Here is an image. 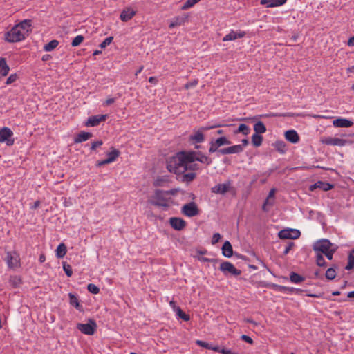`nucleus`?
Instances as JSON below:
<instances>
[{
	"instance_id": "f257e3e1",
	"label": "nucleus",
	"mask_w": 354,
	"mask_h": 354,
	"mask_svg": "<svg viewBox=\"0 0 354 354\" xmlns=\"http://www.w3.org/2000/svg\"><path fill=\"white\" fill-rule=\"evenodd\" d=\"M32 21L24 19L5 32L3 39L8 43H16L24 40L31 32Z\"/></svg>"
},
{
	"instance_id": "f03ea898",
	"label": "nucleus",
	"mask_w": 354,
	"mask_h": 354,
	"mask_svg": "<svg viewBox=\"0 0 354 354\" xmlns=\"http://www.w3.org/2000/svg\"><path fill=\"white\" fill-rule=\"evenodd\" d=\"M186 154L187 151H182L170 158L167 162V169L177 175L186 172Z\"/></svg>"
},
{
	"instance_id": "7ed1b4c3",
	"label": "nucleus",
	"mask_w": 354,
	"mask_h": 354,
	"mask_svg": "<svg viewBox=\"0 0 354 354\" xmlns=\"http://www.w3.org/2000/svg\"><path fill=\"white\" fill-rule=\"evenodd\" d=\"M174 191H161L157 190L153 196V204L158 207H168L171 203L170 194H174Z\"/></svg>"
},
{
	"instance_id": "20e7f679",
	"label": "nucleus",
	"mask_w": 354,
	"mask_h": 354,
	"mask_svg": "<svg viewBox=\"0 0 354 354\" xmlns=\"http://www.w3.org/2000/svg\"><path fill=\"white\" fill-rule=\"evenodd\" d=\"M333 247V245L328 239H321L315 243L313 250L322 254L330 251Z\"/></svg>"
},
{
	"instance_id": "39448f33",
	"label": "nucleus",
	"mask_w": 354,
	"mask_h": 354,
	"mask_svg": "<svg viewBox=\"0 0 354 354\" xmlns=\"http://www.w3.org/2000/svg\"><path fill=\"white\" fill-rule=\"evenodd\" d=\"M5 261L10 269H16L20 266V258L16 252H8Z\"/></svg>"
},
{
	"instance_id": "423d86ee",
	"label": "nucleus",
	"mask_w": 354,
	"mask_h": 354,
	"mask_svg": "<svg viewBox=\"0 0 354 354\" xmlns=\"http://www.w3.org/2000/svg\"><path fill=\"white\" fill-rule=\"evenodd\" d=\"M77 328L80 330L83 334L92 335L95 333L97 324L95 321L89 319L88 323L77 324Z\"/></svg>"
},
{
	"instance_id": "0eeeda50",
	"label": "nucleus",
	"mask_w": 354,
	"mask_h": 354,
	"mask_svg": "<svg viewBox=\"0 0 354 354\" xmlns=\"http://www.w3.org/2000/svg\"><path fill=\"white\" fill-rule=\"evenodd\" d=\"M12 136L13 132L8 127H3L0 129V142H6L8 146L12 145L14 144Z\"/></svg>"
},
{
	"instance_id": "6e6552de",
	"label": "nucleus",
	"mask_w": 354,
	"mask_h": 354,
	"mask_svg": "<svg viewBox=\"0 0 354 354\" xmlns=\"http://www.w3.org/2000/svg\"><path fill=\"white\" fill-rule=\"evenodd\" d=\"M220 270L225 274H231L234 276H239L241 273L240 270L236 269L232 263L228 261L223 262L220 265Z\"/></svg>"
},
{
	"instance_id": "1a4fd4ad",
	"label": "nucleus",
	"mask_w": 354,
	"mask_h": 354,
	"mask_svg": "<svg viewBox=\"0 0 354 354\" xmlns=\"http://www.w3.org/2000/svg\"><path fill=\"white\" fill-rule=\"evenodd\" d=\"M182 213L186 216L193 217L198 215L199 211L196 203L194 202H190L183 206Z\"/></svg>"
},
{
	"instance_id": "9d476101",
	"label": "nucleus",
	"mask_w": 354,
	"mask_h": 354,
	"mask_svg": "<svg viewBox=\"0 0 354 354\" xmlns=\"http://www.w3.org/2000/svg\"><path fill=\"white\" fill-rule=\"evenodd\" d=\"M232 189V182L227 180L224 183L218 184L211 188L212 192L214 194H225Z\"/></svg>"
},
{
	"instance_id": "9b49d317",
	"label": "nucleus",
	"mask_w": 354,
	"mask_h": 354,
	"mask_svg": "<svg viewBox=\"0 0 354 354\" xmlns=\"http://www.w3.org/2000/svg\"><path fill=\"white\" fill-rule=\"evenodd\" d=\"M321 142L326 145L339 147L345 146L347 144V141L346 140L333 137L323 138H322Z\"/></svg>"
},
{
	"instance_id": "f8f14e48",
	"label": "nucleus",
	"mask_w": 354,
	"mask_h": 354,
	"mask_svg": "<svg viewBox=\"0 0 354 354\" xmlns=\"http://www.w3.org/2000/svg\"><path fill=\"white\" fill-rule=\"evenodd\" d=\"M186 160V171L189 170L190 171L194 172V171L200 169L199 165L195 162L196 160L194 159V157L190 155L189 151H187Z\"/></svg>"
},
{
	"instance_id": "ddd939ff",
	"label": "nucleus",
	"mask_w": 354,
	"mask_h": 354,
	"mask_svg": "<svg viewBox=\"0 0 354 354\" xmlns=\"http://www.w3.org/2000/svg\"><path fill=\"white\" fill-rule=\"evenodd\" d=\"M171 226L176 230H182L186 226V222L181 218L171 217L169 219Z\"/></svg>"
},
{
	"instance_id": "4468645a",
	"label": "nucleus",
	"mask_w": 354,
	"mask_h": 354,
	"mask_svg": "<svg viewBox=\"0 0 354 354\" xmlns=\"http://www.w3.org/2000/svg\"><path fill=\"white\" fill-rule=\"evenodd\" d=\"M190 155H192L194 157V159L196 160V161H198L203 164H205L207 165H209L212 163V160L208 156L203 154L201 152L198 151H189Z\"/></svg>"
},
{
	"instance_id": "2eb2a0df",
	"label": "nucleus",
	"mask_w": 354,
	"mask_h": 354,
	"mask_svg": "<svg viewBox=\"0 0 354 354\" xmlns=\"http://www.w3.org/2000/svg\"><path fill=\"white\" fill-rule=\"evenodd\" d=\"M106 115H97L91 116L88 118V120L86 122V125L87 127L97 126L101 122L106 120Z\"/></svg>"
},
{
	"instance_id": "dca6fc26",
	"label": "nucleus",
	"mask_w": 354,
	"mask_h": 354,
	"mask_svg": "<svg viewBox=\"0 0 354 354\" xmlns=\"http://www.w3.org/2000/svg\"><path fill=\"white\" fill-rule=\"evenodd\" d=\"M136 13V12L133 9L128 7L122 11L120 18L122 21L126 22L132 19L135 16Z\"/></svg>"
},
{
	"instance_id": "f3484780",
	"label": "nucleus",
	"mask_w": 354,
	"mask_h": 354,
	"mask_svg": "<svg viewBox=\"0 0 354 354\" xmlns=\"http://www.w3.org/2000/svg\"><path fill=\"white\" fill-rule=\"evenodd\" d=\"M189 140L194 143H201L205 140L203 131L199 128L198 130H194L193 133L189 136Z\"/></svg>"
},
{
	"instance_id": "a211bd4d",
	"label": "nucleus",
	"mask_w": 354,
	"mask_h": 354,
	"mask_svg": "<svg viewBox=\"0 0 354 354\" xmlns=\"http://www.w3.org/2000/svg\"><path fill=\"white\" fill-rule=\"evenodd\" d=\"M287 0H261L260 3L267 8L281 6L286 3Z\"/></svg>"
},
{
	"instance_id": "6ab92c4d",
	"label": "nucleus",
	"mask_w": 354,
	"mask_h": 354,
	"mask_svg": "<svg viewBox=\"0 0 354 354\" xmlns=\"http://www.w3.org/2000/svg\"><path fill=\"white\" fill-rule=\"evenodd\" d=\"M245 33L243 31L239 30V32H235L234 30H231L228 34H227L223 39V41H233L238 38H242L245 36Z\"/></svg>"
},
{
	"instance_id": "aec40b11",
	"label": "nucleus",
	"mask_w": 354,
	"mask_h": 354,
	"mask_svg": "<svg viewBox=\"0 0 354 354\" xmlns=\"http://www.w3.org/2000/svg\"><path fill=\"white\" fill-rule=\"evenodd\" d=\"M286 139L291 143H297L299 141V136L295 130H288L285 133Z\"/></svg>"
},
{
	"instance_id": "412c9836",
	"label": "nucleus",
	"mask_w": 354,
	"mask_h": 354,
	"mask_svg": "<svg viewBox=\"0 0 354 354\" xmlns=\"http://www.w3.org/2000/svg\"><path fill=\"white\" fill-rule=\"evenodd\" d=\"M333 124L336 127H351L353 122L346 118H337L333 122Z\"/></svg>"
},
{
	"instance_id": "4be33fe9",
	"label": "nucleus",
	"mask_w": 354,
	"mask_h": 354,
	"mask_svg": "<svg viewBox=\"0 0 354 354\" xmlns=\"http://www.w3.org/2000/svg\"><path fill=\"white\" fill-rule=\"evenodd\" d=\"M187 17L186 16H177L172 19L169 25L170 29L174 28L176 26L183 25L187 21Z\"/></svg>"
},
{
	"instance_id": "5701e85b",
	"label": "nucleus",
	"mask_w": 354,
	"mask_h": 354,
	"mask_svg": "<svg viewBox=\"0 0 354 354\" xmlns=\"http://www.w3.org/2000/svg\"><path fill=\"white\" fill-rule=\"evenodd\" d=\"M222 254L223 256L230 258L233 255V249L230 241H226L222 246Z\"/></svg>"
},
{
	"instance_id": "b1692460",
	"label": "nucleus",
	"mask_w": 354,
	"mask_h": 354,
	"mask_svg": "<svg viewBox=\"0 0 354 354\" xmlns=\"http://www.w3.org/2000/svg\"><path fill=\"white\" fill-rule=\"evenodd\" d=\"M10 71L6 60L3 57H0V77L6 76Z\"/></svg>"
},
{
	"instance_id": "393cba45",
	"label": "nucleus",
	"mask_w": 354,
	"mask_h": 354,
	"mask_svg": "<svg viewBox=\"0 0 354 354\" xmlns=\"http://www.w3.org/2000/svg\"><path fill=\"white\" fill-rule=\"evenodd\" d=\"M92 137V133L85 131H81L75 138V143H80L86 141Z\"/></svg>"
},
{
	"instance_id": "a878e982",
	"label": "nucleus",
	"mask_w": 354,
	"mask_h": 354,
	"mask_svg": "<svg viewBox=\"0 0 354 354\" xmlns=\"http://www.w3.org/2000/svg\"><path fill=\"white\" fill-rule=\"evenodd\" d=\"M313 187L314 188H319L324 191H328V190L331 189L333 186V185H331L328 183L318 181L316 183H315Z\"/></svg>"
},
{
	"instance_id": "bb28decb",
	"label": "nucleus",
	"mask_w": 354,
	"mask_h": 354,
	"mask_svg": "<svg viewBox=\"0 0 354 354\" xmlns=\"http://www.w3.org/2000/svg\"><path fill=\"white\" fill-rule=\"evenodd\" d=\"M67 252L66 246L64 243H60L56 249V256L57 258H63Z\"/></svg>"
},
{
	"instance_id": "cd10ccee",
	"label": "nucleus",
	"mask_w": 354,
	"mask_h": 354,
	"mask_svg": "<svg viewBox=\"0 0 354 354\" xmlns=\"http://www.w3.org/2000/svg\"><path fill=\"white\" fill-rule=\"evenodd\" d=\"M254 130L257 134L263 133L266 131V127L261 121H258L254 125Z\"/></svg>"
},
{
	"instance_id": "c85d7f7f",
	"label": "nucleus",
	"mask_w": 354,
	"mask_h": 354,
	"mask_svg": "<svg viewBox=\"0 0 354 354\" xmlns=\"http://www.w3.org/2000/svg\"><path fill=\"white\" fill-rule=\"evenodd\" d=\"M241 133L245 136L248 135L250 133V127L245 124H240L237 130L234 131V133Z\"/></svg>"
},
{
	"instance_id": "c756f323",
	"label": "nucleus",
	"mask_w": 354,
	"mask_h": 354,
	"mask_svg": "<svg viewBox=\"0 0 354 354\" xmlns=\"http://www.w3.org/2000/svg\"><path fill=\"white\" fill-rule=\"evenodd\" d=\"M58 44L59 41L56 39H53L44 46V50L46 52H50L54 50Z\"/></svg>"
},
{
	"instance_id": "7c9ffc66",
	"label": "nucleus",
	"mask_w": 354,
	"mask_h": 354,
	"mask_svg": "<svg viewBox=\"0 0 354 354\" xmlns=\"http://www.w3.org/2000/svg\"><path fill=\"white\" fill-rule=\"evenodd\" d=\"M107 156L108 161L111 163L115 161L118 157L120 156V151L118 149H113L111 151L108 153Z\"/></svg>"
},
{
	"instance_id": "2f4dec72",
	"label": "nucleus",
	"mask_w": 354,
	"mask_h": 354,
	"mask_svg": "<svg viewBox=\"0 0 354 354\" xmlns=\"http://www.w3.org/2000/svg\"><path fill=\"white\" fill-rule=\"evenodd\" d=\"M354 268V249L352 250L348 256V263L346 266V270H351Z\"/></svg>"
},
{
	"instance_id": "473e14b6",
	"label": "nucleus",
	"mask_w": 354,
	"mask_h": 354,
	"mask_svg": "<svg viewBox=\"0 0 354 354\" xmlns=\"http://www.w3.org/2000/svg\"><path fill=\"white\" fill-rule=\"evenodd\" d=\"M263 137L259 134L254 133L252 136V143L254 147H259L261 145Z\"/></svg>"
},
{
	"instance_id": "72a5a7b5",
	"label": "nucleus",
	"mask_w": 354,
	"mask_h": 354,
	"mask_svg": "<svg viewBox=\"0 0 354 354\" xmlns=\"http://www.w3.org/2000/svg\"><path fill=\"white\" fill-rule=\"evenodd\" d=\"M290 279L291 282H292L294 283H300L304 281V278L302 276H301L295 272H292L290 274Z\"/></svg>"
},
{
	"instance_id": "f704fd0d",
	"label": "nucleus",
	"mask_w": 354,
	"mask_h": 354,
	"mask_svg": "<svg viewBox=\"0 0 354 354\" xmlns=\"http://www.w3.org/2000/svg\"><path fill=\"white\" fill-rule=\"evenodd\" d=\"M183 174L182 180L183 182L189 183V182L192 181L196 178V174L192 171H189L187 173L185 172L184 174Z\"/></svg>"
},
{
	"instance_id": "c9c22d12",
	"label": "nucleus",
	"mask_w": 354,
	"mask_h": 354,
	"mask_svg": "<svg viewBox=\"0 0 354 354\" xmlns=\"http://www.w3.org/2000/svg\"><path fill=\"white\" fill-rule=\"evenodd\" d=\"M69 303L71 306H74L77 309H80V305L77 297L72 293L68 294Z\"/></svg>"
},
{
	"instance_id": "e433bc0d",
	"label": "nucleus",
	"mask_w": 354,
	"mask_h": 354,
	"mask_svg": "<svg viewBox=\"0 0 354 354\" xmlns=\"http://www.w3.org/2000/svg\"><path fill=\"white\" fill-rule=\"evenodd\" d=\"M229 153H239L243 151V145H236L228 147Z\"/></svg>"
},
{
	"instance_id": "4c0bfd02",
	"label": "nucleus",
	"mask_w": 354,
	"mask_h": 354,
	"mask_svg": "<svg viewBox=\"0 0 354 354\" xmlns=\"http://www.w3.org/2000/svg\"><path fill=\"white\" fill-rule=\"evenodd\" d=\"M290 229H285L279 231L278 236L281 239H290Z\"/></svg>"
},
{
	"instance_id": "58836bf2",
	"label": "nucleus",
	"mask_w": 354,
	"mask_h": 354,
	"mask_svg": "<svg viewBox=\"0 0 354 354\" xmlns=\"http://www.w3.org/2000/svg\"><path fill=\"white\" fill-rule=\"evenodd\" d=\"M214 142L216 145H217V147H218L225 145L230 144V141L227 140L225 137H220L217 138L216 140H214Z\"/></svg>"
},
{
	"instance_id": "ea45409f",
	"label": "nucleus",
	"mask_w": 354,
	"mask_h": 354,
	"mask_svg": "<svg viewBox=\"0 0 354 354\" xmlns=\"http://www.w3.org/2000/svg\"><path fill=\"white\" fill-rule=\"evenodd\" d=\"M201 0H187L182 6V10H187L193 7L195 4L199 2Z\"/></svg>"
},
{
	"instance_id": "a19ab883",
	"label": "nucleus",
	"mask_w": 354,
	"mask_h": 354,
	"mask_svg": "<svg viewBox=\"0 0 354 354\" xmlns=\"http://www.w3.org/2000/svg\"><path fill=\"white\" fill-rule=\"evenodd\" d=\"M326 277L329 280H333L336 277V271L334 268H328L325 274Z\"/></svg>"
},
{
	"instance_id": "79ce46f5",
	"label": "nucleus",
	"mask_w": 354,
	"mask_h": 354,
	"mask_svg": "<svg viewBox=\"0 0 354 354\" xmlns=\"http://www.w3.org/2000/svg\"><path fill=\"white\" fill-rule=\"evenodd\" d=\"M176 315L180 317L184 321H189L190 319V316L186 313H185L180 308L176 309Z\"/></svg>"
},
{
	"instance_id": "37998d69",
	"label": "nucleus",
	"mask_w": 354,
	"mask_h": 354,
	"mask_svg": "<svg viewBox=\"0 0 354 354\" xmlns=\"http://www.w3.org/2000/svg\"><path fill=\"white\" fill-rule=\"evenodd\" d=\"M316 263L319 267H324L326 266V262L325 260L320 253H317L316 254Z\"/></svg>"
},
{
	"instance_id": "c03bdc74",
	"label": "nucleus",
	"mask_w": 354,
	"mask_h": 354,
	"mask_svg": "<svg viewBox=\"0 0 354 354\" xmlns=\"http://www.w3.org/2000/svg\"><path fill=\"white\" fill-rule=\"evenodd\" d=\"M84 37L82 35L76 36L71 42V46L73 47H76L79 46L83 41Z\"/></svg>"
},
{
	"instance_id": "a18cd8bd",
	"label": "nucleus",
	"mask_w": 354,
	"mask_h": 354,
	"mask_svg": "<svg viewBox=\"0 0 354 354\" xmlns=\"http://www.w3.org/2000/svg\"><path fill=\"white\" fill-rule=\"evenodd\" d=\"M277 289L278 291L283 293L291 292L294 290V288H289L283 286H277Z\"/></svg>"
},
{
	"instance_id": "49530a36",
	"label": "nucleus",
	"mask_w": 354,
	"mask_h": 354,
	"mask_svg": "<svg viewBox=\"0 0 354 354\" xmlns=\"http://www.w3.org/2000/svg\"><path fill=\"white\" fill-rule=\"evenodd\" d=\"M87 289L93 294H97L100 292L99 288L93 283H89L87 286Z\"/></svg>"
},
{
	"instance_id": "de8ad7c7",
	"label": "nucleus",
	"mask_w": 354,
	"mask_h": 354,
	"mask_svg": "<svg viewBox=\"0 0 354 354\" xmlns=\"http://www.w3.org/2000/svg\"><path fill=\"white\" fill-rule=\"evenodd\" d=\"M113 37H106L100 45V47L101 48H106L107 46H109L113 41Z\"/></svg>"
},
{
	"instance_id": "09e8293b",
	"label": "nucleus",
	"mask_w": 354,
	"mask_h": 354,
	"mask_svg": "<svg viewBox=\"0 0 354 354\" xmlns=\"http://www.w3.org/2000/svg\"><path fill=\"white\" fill-rule=\"evenodd\" d=\"M273 204H274V201L268 199L267 198L266 201L264 202L263 206H262V209L264 212H268L269 209L268 208V206H272Z\"/></svg>"
},
{
	"instance_id": "8fccbe9b",
	"label": "nucleus",
	"mask_w": 354,
	"mask_h": 354,
	"mask_svg": "<svg viewBox=\"0 0 354 354\" xmlns=\"http://www.w3.org/2000/svg\"><path fill=\"white\" fill-rule=\"evenodd\" d=\"M63 269L68 277H71L73 274V270L70 265L64 263Z\"/></svg>"
},
{
	"instance_id": "3c124183",
	"label": "nucleus",
	"mask_w": 354,
	"mask_h": 354,
	"mask_svg": "<svg viewBox=\"0 0 354 354\" xmlns=\"http://www.w3.org/2000/svg\"><path fill=\"white\" fill-rule=\"evenodd\" d=\"M209 145H210V147H209V152L212 153H214L216 151H218V147H217V145H216L215 144V142L214 140H212L210 142H209Z\"/></svg>"
},
{
	"instance_id": "603ef678",
	"label": "nucleus",
	"mask_w": 354,
	"mask_h": 354,
	"mask_svg": "<svg viewBox=\"0 0 354 354\" xmlns=\"http://www.w3.org/2000/svg\"><path fill=\"white\" fill-rule=\"evenodd\" d=\"M290 232H291L290 233V235H291L290 239H297L301 235V233L298 230L290 229Z\"/></svg>"
},
{
	"instance_id": "864d4df0",
	"label": "nucleus",
	"mask_w": 354,
	"mask_h": 354,
	"mask_svg": "<svg viewBox=\"0 0 354 354\" xmlns=\"http://www.w3.org/2000/svg\"><path fill=\"white\" fill-rule=\"evenodd\" d=\"M17 79V75L16 73L11 74L8 78L7 79L6 84L7 85L11 84L12 83L15 82Z\"/></svg>"
},
{
	"instance_id": "5fc2aeb1",
	"label": "nucleus",
	"mask_w": 354,
	"mask_h": 354,
	"mask_svg": "<svg viewBox=\"0 0 354 354\" xmlns=\"http://www.w3.org/2000/svg\"><path fill=\"white\" fill-rule=\"evenodd\" d=\"M198 83V81L197 80H194L193 81L187 83L185 85V88L188 90L189 88L195 87Z\"/></svg>"
},
{
	"instance_id": "6e6d98bb",
	"label": "nucleus",
	"mask_w": 354,
	"mask_h": 354,
	"mask_svg": "<svg viewBox=\"0 0 354 354\" xmlns=\"http://www.w3.org/2000/svg\"><path fill=\"white\" fill-rule=\"evenodd\" d=\"M221 239V236L219 233L214 234L212 239V244L215 245L220 241Z\"/></svg>"
},
{
	"instance_id": "4d7b16f0",
	"label": "nucleus",
	"mask_w": 354,
	"mask_h": 354,
	"mask_svg": "<svg viewBox=\"0 0 354 354\" xmlns=\"http://www.w3.org/2000/svg\"><path fill=\"white\" fill-rule=\"evenodd\" d=\"M295 246V243L293 242H289L287 245L286 246L283 254L286 255L289 253V252L292 250V248Z\"/></svg>"
},
{
	"instance_id": "13d9d810",
	"label": "nucleus",
	"mask_w": 354,
	"mask_h": 354,
	"mask_svg": "<svg viewBox=\"0 0 354 354\" xmlns=\"http://www.w3.org/2000/svg\"><path fill=\"white\" fill-rule=\"evenodd\" d=\"M336 251V248L333 247L330 251H328L327 252L324 253V254L326 257V258L329 260H331L333 259V254Z\"/></svg>"
},
{
	"instance_id": "bf43d9fd",
	"label": "nucleus",
	"mask_w": 354,
	"mask_h": 354,
	"mask_svg": "<svg viewBox=\"0 0 354 354\" xmlns=\"http://www.w3.org/2000/svg\"><path fill=\"white\" fill-rule=\"evenodd\" d=\"M196 258L198 261H201V262H213V261H215L216 260L214 259H208V258H206V257H204L201 255H198V256H196Z\"/></svg>"
},
{
	"instance_id": "052dcab7",
	"label": "nucleus",
	"mask_w": 354,
	"mask_h": 354,
	"mask_svg": "<svg viewBox=\"0 0 354 354\" xmlns=\"http://www.w3.org/2000/svg\"><path fill=\"white\" fill-rule=\"evenodd\" d=\"M196 344L201 346V347H203V348H205L207 349H209V348H210V344L205 342H203V341H201V340H197L196 342Z\"/></svg>"
},
{
	"instance_id": "680f3d73",
	"label": "nucleus",
	"mask_w": 354,
	"mask_h": 354,
	"mask_svg": "<svg viewBox=\"0 0 354 354\" xmlns=\"http://www.w3.org/2000/svg\"><path fill=\"white\" fill-rule=\"evenodd\" d=\"M103 144L102 140H97L92 142L91 149L95 150L96 148L100 147Z\"/></svg>"
},
{
	"instance_id": "e2e57ef3",
	"label": "nucleus",
	"mask_w": 354,
	"mask_h": 354,
	"mask_svg": "<svg viewBox=\"0 0 354 354\" xmlns=\"http://www.w3.org/2000/svg\"><path fill=\"white\" fill-rule=\"evenodd\" d=\"M241 338L242 340H243V341H245V342H248V343H249L250 344H253L252 339L250 337H249V336H248L246 335H241Z\"/></svg>"
},
{
	"instance_id": "0e129e2a",
	"label": "nucleus",
	"mask_w": 354,
	"mask_h": 354,
	"mask_svg": "<svg viewBox=\"0 0 354 354\" xmlns=\"http://www.w3.org/2000/svg\"><path fill=\"white\" fill-rule=\"evenodd\" d=\"M275 192H276L275 189H271L270 192H269V194H268V196H267V198L268 199L274 201V200Z\"/></svg>"
},
{
	"instance_id": "69168bd1",
	"label": "nucleus",
	"mask_w": 354,
	"mask_h": 354,
	"mask_svg": "<svg viewBox=\"0 0 354 354\" xmlns=\"http://www.w3.org/2000/svg\"><path fill=\"white\" fill-rule=\"evenodd\" d=\"M115 102V98L109 97L106 100V101L103 103L104 106H109Z\"/></svg>"
},
{
	"instance_id": "338daca9",
	"label": "nucleus",
	"mask_w": 354,
	"mask_h": 354,
	"mask_svg": "<svg viewBox=\"0 0 354 354\" xmlns=\"http://www.w3.org/2000/svg\"><path fill=\"white\" fill-rule=\"evenodd\" d=\"M221 353L222 354H238L232 351L230 349L222 348L221 351Z\"/></svg>"
},
{
	"instance_id": "774afa93",
	"label": "nucleus",
	"mask_w": 354,
	"mask_h": 354,
	"mask_svg": "<svg viewBox=\"0 0 354 354\" xmlns=\"http://www.w3.org/2000/svg\"><path fill=\"white\" fill-rule=\"evenodd\" d=\"M218 153H220L222 155L230 154L229 153V149H228V147L221 149L218 150Z\"/></svg>"
}]
</instances>
